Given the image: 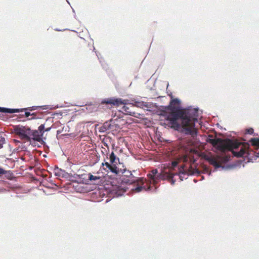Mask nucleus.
Here are the masks:
<instances>
[{
  "mask_svg": "<svg viewBox=\"0 0 259 259\" xmlns=\"http://www.w3.org/2000/svg\"><path fill=\"white\" fill-rule=\"evenodd\" d=\"M198 108L172 107V111L167 116L172 127L177 129L182 127L187 135L195 137L197 131L195 123L198 122Z\"/></svg>",
  "mask_w": 259,
  "mask_h": 259,
  "instance_id": "obj_1",
  "label": "nucleus"
},
{
  "mask_svg": "<svg viewBox=\"0 0 259 259\" xmlns=\"http://www.w3.org/2000/svg\"><path fill=\"white\" fill-rule=\"evenodd\" d=\"M242 147L239 151H232L233 155L237 157H246L248 160L252 162L258 161L259 158V139L252 138Z\"/></svg>",
  "mask_w": 259,
  "mask_h": 259,
  "instance_id": "obj_2",
  "label": "nucleus"
},
{
  "mask_svg": "<svg viewBox=\"0 0 259 259\" xmlns=\"http://www.w3.org/2000/svg\"><path fill=\"white\" fill-rule=\"evenodd\" d=\"M127 102L128 100H122L121 99L110 98L104 100L103 103L117 106L122 105L123 106L121 108V111L122 112H124L126 114L136 117V112L132 111L130 109V108L132 107L131 106L130 104V106L126 105L128 104Z\"/></svg>",
  "mask_w": 259,
  "mask_h": 259,
  "instance_id": "obj_3",
  "label": "nucleus"
},
{
  "mask_svg": "<svg viewBox=\"0 0 259 259\" xmlns=\"http://www.w3.org/2000/svg\"><path fill=\"white\" fill-rule=\"evenodd\" d=\"M200 172L197 169H185L182 168L180 169V173L178 175L177 173L173 174L169 173L167 174V178H168L169 181L171 185H174L176 180L174 179L175 176L179 177L181 181H183L184 179H187L189 175H199Z\"/></svg>",
  "mask_w": 259,
  "mask_h": 259,
  "instance_id": "obj_4",
  "label": "nucleus"
},
{
  "mask_svg": "<svg viewBox=\"0 0 259 259\" xmlns=\"http://www.w3.org/2000/svg\"><path fill=\"white\" fill-rule=\"evenodd\" d=\"M210 164L212 165L214 167L215 170H217L219 168H222L224 169L225 167L222 166V162H226L229 160V157L227 156L222 157L220 156H218L217 157H209L207 158Z\"/></svg>",
  "mask_w": 259,
  "mask_h": 259,
  "instance_id": "obj_5",
  "label": "nucleus"
},
{
  "mask_svg": "<svg viewBox=\"0 0 259 259\" xmlns=\"http://www.w3.org/2000/svg\"><path fill=\"white\" fill-rule=\"evenodd\" d=\"M45 124L40 125L37 130H32V140L40 142L42 141V137L45 133Z\"/></svg>",
  "mask_w": 259,
  "mask_h": 259,
  "instance_id": "obj_6",
  "label": "nucleus"
},
{
  "mask_svg": "<svg viewBox=\"0 0 259 259\" xmlns=\"http://www.w3.org/2000/svg\"><path fill=\"white\" fill-rule=\"evenodd\" d=\"M207 142L211 144L213 147L221 152H224L227 149L226 145L220 139L209 138L207 139Z\"/></svg>",
  "mask_w": 259,
  "mask_h": 259,
  "instance_id": "obj_7",
  "label": "nucleus"
},
{
  "mask_svg": "<svg viewBox=\"0 0 259 259\" xmlns=\"http://www.w3.org/2000/svg\"><path fill=\"white\" fill-rule=\"evenodd\" d=\"M28 127L19 126L16 128L15 132L21 139L25 140L28 134Z\"/></svg>",
  "mask_w": 259,
  "mask_h": 259,
  "instance_id": "obj_8",
  "label": "nucleus"
},
{
  "mask_svg": "<svg viewBox=\"0 0 259 259\" xmlns=\"http://www.w3.org/2000/svg\"><path fill=\"white\" fill-rule=\"evenodd\" d=\"M160 175L158 174V170L157 169H154L151 170V172L147 175V177L150 181V183H155L156 181L160 178Z\"/></svg>",
  "mask_w": 259,
  "mask_h": 259,
  "instance_id": "obj_9",
  "label": "nucleus"
},
{
  "mask_svg": "<svg viewBox=\"0 0 259 259\" xmlns=\"http://www.w3.org/2000/svg\"><path fill=\"white\" fill-rule=\"evenodd\" d=\"M106 166V167L109 169L113 173L118 174L119 173V169L113 164V165L110 164L108 162H106L105 163H102V166Z\"/></svg>",
  "mask_w": 259,
  "mask_h": 259,
  "instance_id": "obj_10",
  "label": "nucleus"
},
{
  "mask_svg": "<svg viewBox=\"0 0 259 259\" xmlns=\"http://www.w3.org/2000/svg\"><path fill=\"white\" fill-rule=\"evenodd\" d=\"M131 107L136 106L141 108H148V105L147 103L144 101H134V103H130Z\"/></svg>",
  "mask_w": 259,
  "mask_h": 259,
  "instance_id": "obj_11",
  "label": "nucleus"
},
{
  "mask_svg": "<svg viewBox=\"0 0 259 259\" xmlns=\"http://www.w3.org/2000/svg\"><path fill=\"white\" fill-rule=\"evenodd\" d=\"M20 110L18 109H10L5 107H0V112L2 113H18Z\"/></svg>",
  "mask_w": 259,
  "mask_h": 259,
  "instance_id": "obj_12",
  "label": "nucleus"
},
{
  "mask_svg": "<svg viewBox=\"0 0 259 259\" xmlns=\"http://www.w3.org/2000/svg\"><path fill=\"white\" fill-rule=\"evenodd\" d=\"M228 148L230 149H236L239 146V144L232 140H229L227 143Z\"/></svg>",
  "mask_w": 259,
  "mask_h": 259,
  "instance_id": "obj_13",
  "label": "nucleus"
},
{
  "mask_svg": "<svg viewBox=\"0 0 259 259\" xmlns=\"http://www.w3.org/2000/svg\"><path fill=\"white\" fill-rule=\"evenodd\" d=\"M150 189V187H149L148 189H147L145 187V186H138L136 187H135L134 189H132L133 191H134L135 192L138 193L141 191H142L143 190H144L145 191H149Z\"/></svg>",
  "mask_w": 259,
  "mask_h": 259,
  "instance_id": "obj_14",
  "label": "nucleus"
},
{
  "mask_svg": "<svg viewBox=\"0 0 259 259\" xmlns=\"http://www.w3.org/2000/svg\"><path fill=\"white\" fill-rule=\"evenodd\" d=\"M116 156L115 155V154L113 152H112L111 154L110 155V157H109V159H110V162L112 164H114V163H116L115 160H116Z\"/></svg>",
  "mask_w": 259,
  "mask_h": 259,
  "instance_id": "obj_15",
  "label": "nucleus"
},
{
  "mask_svg": "<svg viewBox=\"0 0 259 259\" xmlns=\"http://www.w3.org/2000/svg\"><path fill=\"white\" fill-rule=\"evenodd\" d=\"M25 140L29 141H31V140H32V130L29 127L28 128V134Z\"/></svg>",
  "mask_w": 259,
  "mask_h": 259,
  "instance_id": "obj_16",
  "label": "nucleus"
},
{
  "mask_svg": "<svg viewBox=\"0 0 259 259\" xmlns=\"http://www.w3.org/2000/svg\"><path fill=\"white\" fill-rule=\"evenodd\" d=\"M101 177L94 176L91 174H89V180L90 181H96L100 179Z\"/></svg>",
  "mask_w": 259,
  "mask_h": 259,
  "instance_id": "obj_17",
  "label": "nucleus"
},
{
  "mask_svg": "<svg viewBox=\"0 0 259 259\" xmlns=\"http://www.w3.org/2000/svg\"><path fill=\"white\" fill-rule=\"evenodd\" d=\"M64 171L57 167L55 169V174L57 176H60Z\"/></svg>",
  "mask_w": 259,
  "mask_h": 259,
  "instance_id": "obj_18",
  "label": "nucleus"
},
{
  "mask_svg": "<svg viewBox=\"0 0 259 259\" xmlns=\"http://www.w3.org/2000/svg\"><path fill=\"white\" fill-rule=\"evenodd\" d=\"M25 115L26 116V117H28L29 116H33V117H32L31 118H30V119H34L35 118V114L33 113H31L30 112H28V111H26L25 112Z\"/></svg>",
  "mask_w": 259,
  "mask_h": 259,
  "instance_id": "obj_19",
  "label": "nucleus"
},
{
  "mask_svg": "<svg viewBox=\"0 0 259 259\" xmlns=\"http://www.w3.org/2000/svg\"><path fill=\"white\" fill-rule=\"evenodd\" d=\"M104 126H105V128L107 131L110 130L111 128V125L109 122H105L103 124Z\"/></svg>",
  "mask_w": 259,
  "mask_h": 259,
  "instance_id": "obj_20",
  "label": "nucleus"
},
{
  "mask_svg": "<svg viewBox=\"0 0 259 259\" xmlns=\"http://www.w3.org/2000/svg\"><path fill=\"white\" fill-rule=\"evenodd\" d=\"M180 101L179 99H174L173 100H172L170 102V104L171 105H174V104H180Z\"/></svg>",
  "mask_w": 259,
  "mask_h": 259,
  "instance_id": "obj_21",
  "label": "nucleus"
},
{
  "mask_svg": "<svg viewBox=\"0 0 259 259\" xmlns=\"http://www.w3.org/2000/svg\"><path fill=\"white\" fill-rule=\"evenodd\" d=\"M99 131L100 133H105L106 131H107V130L105 128V126H104V125H103L102 126L100 127V128L99 129Z\"/></svg>",
  "mask_w": 259,
  "mask_h": 259,
  "instance_id": "obj_22",
  "label": "nucleus"
},
{
  "mask_svg": "<svg viewBox=\"0 0 259 259\" xmlns=\"http://www.w3.org/2000/svg\"><path fill=\"white\" fill-rule=\"evenodd\" d=\"M43 107L44 106H32V107L29 108V110L32 111V110H36L37 108H41L42 109H46L45 108H44Z\"/></svg>",
  "mask_w": 259,
  "mask_h": 259,
  "instance_id": "obj_23",
  "label": "nucleus"
},
{
  "mask_svg": "<svg viewBox=\"0 0 259 259\" xmlns=\"http://www.w3.org/2000/svg\"><path fill=\"white\" fill-rule=\"evenodd\" d=\"M253 133V129L252 128H247L245 131V134H252Z\"/></svg>",
  "mask_w": 259,
  "mask_h": 259,
  "instance_id": "obj_24",
  "label": "nucleus"
},
{
  "mask_svg": "<svg viewBox=\"0 0 259 259\" xmlns=\"http://www.w3.org/2000/svg\"><path fill=\"white\" fill-rule=\"evenodd\" d=\"M204 173L207 174L208 176H210L211 174V171H210L208 168H205L204 169Z\"/></svg>",
  "mask_w": 259,
  "mask_h": 259,
  "instance_id": "obj_25",
  "label": "nucleus"
},
{
  "mask_svg": "<svg viewBox=\"0 0 259 259\" xmlns=\"http://www.w3.org/2000/svg\"><path fill=\"white\" fill-rule=\"evenodd\" d=\"M5 174H6L5 170L4 169L0 167V176H1L2 175Z\"/></svg>",
  "mask_w": 259,
  "mask_h": 259,
  "instance_id": "obj_26",
  "label": "nucleus"
},
{
  "mask_svg": "<svg viewBox=\"0 0 259 259\" xmlns=\"http://www.w3.org/2000/svg\"><path fill=\"white\" fill-rule=\"evenodd\" d=\"M172 167H175L178 165V162L177 161H172L171 163Z\"/></svg>",
  "mask_w": 259,
  "mask_h": 259,
  "instance_id": "obj_27",
  "label": "nucleus"
},
{
  "mask_svg": "<svg viewBox=\"0 0 259 259\" xmlns=\"http://www.w3.org/2000/svg\"><path fill=\"white\" fill-rule=\"evenodd\" d=\"M140 180V178H135L134 179V180H132L131 181V183H133V182H135V181H139Z\"/></svg>",
  "mask_w": 259,
  "mask_h": 259,
  "instance_id": "obj_28",
  "label": "nucleus"
},
{
  "mask_svg": "<svg viewBox=\"0 0 259 259\" xmlns=\"http://www.w3.org/2000/svg\"><path fill=\"white\" fill-rule=\"evenodd\" d=\"M51 127H47V128L45 127L44 131H45V132H49L51 130Z\"/></svg>",
  "mask_w": 259,
  "mask_h": 259,
  "instance_id": "obj_29",
  "label": "nucleus"
},
{
  "mask_svg": "<svg viewBox=\"0 0 259 259\" xmlns=\"http://www.w3.org/2000/svg\"><path fill=\"white\" fill-rule=\"evenodd\" d=\"M128 175H129L130 176H132V174L131 173V171H127V174L126 175V176H128Z\"/></svg>",
  "mask_w": 259,
  "mask_h": 259,
  "instance_id": "obj_30",
  "label": "nucleus"
},
{
  "mask_svg": "<svg viewBox=\"0 0 259 259\" xmlns=\"http://www.w3.org/2000/svg\"><path fill=\"white\" fill-rule=\"evenodd\" d=\"M97 57H98V59H99L100 62L101 63V62H101V60L100 58H99V56L98 55V54H97Z\"/></svg>",
  "mask_w": 259,
  "mask_h": 259,
  "instance_id": "obj_31",
  "label": "nucleus"
},
{
  "mask_svg": "<svg viewBox=\"0 0 259 259\" xmlns=\"http://www.w3.org/2000/svg\"><path fill=\"white\" fill-rule=\"evenodd\" d=\"M2 144H0V148H2V147H3V146H2Z\"/></svg>",
  "mask_w": 259,
  "mask_h": 259,
  "instance_id": "obj_32",
  "label": "nucleus"
},
{
  "mask_svg": "<svg viewBox=\"0 0 259 259\" xmlns=\"http://www.w3.org/2000/svg\"><path fill=\"white\" fill-rule=\"evenodd\" d=\"M104 145L107 146V145L106 143H104Z\"/></svg>",
  "mask_w": 259,
  "mask_h": 259,
  "instance_id": "obj_33",
  "label": "nucleus"
},
{
  "mask_svg": "<svg viewBox=\"0 0 259 259\" xmlns=\"http://www.w3.org/2000/svg\"><path fill=\"white\" fill-rule=\"evenodd\" d=\"M102 65L104 67H105L104 66V64H102Z\"/></svg>",
  "mask_w": 259,
  "mask_h": 259,
  "instance_id": "obj_34",
  "label": "nucleus"
},
{
  "mask_svg": "<svg viewBox=\"0 0 259 259\" xmlns=\"http://www.w3.org/2000/svg\"><path fill=\"white\" fill-rule=\"evenodd\" d=\"M202 179H204L203 176L202 177Z\"/></svg>",
  "mask_w": 259,
  "mask_h": 259,
  "instance_id": "obj_35",
  "label": "nucleus"
}]
</instances>
